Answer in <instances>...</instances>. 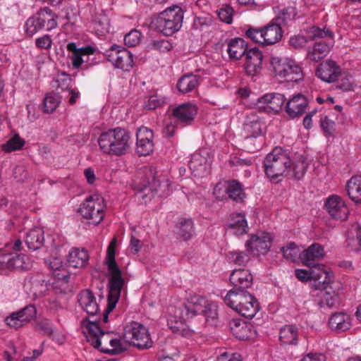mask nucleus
I'll list each match as a JSON object with an SVG mask.
<instances>
[{"label": "nucleus", "mask_w": 361, "mask_h": 361, "mask_svg": "<svg viewBox=\"0 0 361 361\" xmlns=\"http://www.w3.org/2000/svg\"><path fill=\"white\" fill-rule=\"evenodd\" d=\"M61 103L60 97L54 93L47 94L44 99V111L45 113H53Z\"/></svg>", "instance_id": "nucleus-46"}, {"label": "nucleus", "mask_w": 361, "mask_h": 361, "mask_svg": "<svg viewBox=\"0 0 361 361\" xmlns=\"http://www.w3.org/2000/svg\"><path fill=\"white\" fill-rule=\"evenodd\" d=\"M193 233V222L190 219H185L180 223L178 235L182 237L184 240L190 239Z\"/></svg>", "instance_id": "nucleus-47"}, {"label": "nucleus", "mask_w": 361, "mask_h": 361, "mask_svg": "<svg viewBox=\"0 0 361 361\" xmlns=\"http://www.w3.org/2000/svg\"><path fill=\"white\" fill-rule=\"evenodd\" d=\"M199 84L198 77L190 74L183 76L178 82L177 87L182 93H188L194 90Z\"/></svg>", "instance_id": "nucleus-41"}, {"label": "nucleus", "mask_w": 361, "mask_h": 361, "mask_svg": "<svg viewBox=\"0 0 361 361\" xmlns=\"http://www.w3.org/2000/svg\"><path fill=\"white\" fill-rule=\"evenodd\" d=\"M213 195L216 200L222 201L226 197V180H221L214 188Z\"/></svg>", "instance_id": "nucleus-60"}, {"label": "nucleus", "mask_w": 361, "mask_h": 361, "mask_svg": "<svg viewBox=\"0 0 361 361\" xmlns=\"http://www.w3.org/2000/svg\"><path fill=\"white\" fill-rule=\"evenodd\" d=\"M204 314L207 318H217V305L201 295L190 296L183 307L172 310L167 319L169 327L174 333L185 334V322L197 314Z\"/></svg>", "instance_id": "nucleus-2"}, {"label": "nucleus", "mask_w": 361, "mask_h": 361, "mask_svg": "<svg viewBox=\"0 0 361 361\" xmlns=\"http://www.w3.org/2000/svg\"><path fill=\"white\" fill-rule=\"evenodd\" d=\"M264 123L260 121L256 114H251L247 116L245 128L250 133V135L258 137L262 134Z\"/></svg>", "instance_id": "nucleus-40"}, {"label": "nucleus", "mask_w": 361, "mask_h": 361, "mask_svg": "<svg viewBox=\"0 0 361 361\" xmlns=\"http://www.w3.org/2000/svg\"><path fill=\"white\" fill-rule=\"evenodd\" d=\"M28 257L17 252H0V271L7 272L15 269H27Z\"/></svg>", "instance_id": "nucleus-11"}, {"label": "nucleus", "mask_w": 361, "mask_h": 361, "mask_svg": "<svg viewBox=\"0 0 361 361\" xmlns=\"http://www.w3.org/2000/svg\"><path fill=\"white\" fill-rule=\"evenodd\" d=\"M245 35L252 41L256 43L264 44V35L262 28L249 27L246 31Z\"/></svg>", "instance_id": "nucleus-54"}, {"label": "nucleus", "mask_w": 361, "mask_h": 361, "mask_svg": "<svg viewBox=\"0 0 361 361\" xmlns=\"http://www.w3.org/2000/svg\"><path fill=\"white\" fill-rule=\"evenodd\" d=\"M110 340L111 341L109 342L107 348H109L111 350L105 351L104 353L116 355L123 352L127 349L128 345L123 339V337L121 338L118 335L113 332Z\"/></svg>", "instance_id": "nucleus-42"}, {"label": "nucleus", "mask_w": 361, "mask_h": 361, "mask_svg": "<svg viewBox=\"0 0 361 361\" xmlns=\"http://www.w3.org/2000/svg\"><path fill=\"white\" fill-rule=\"evenodd\" d=\"M342 75H343L339 76V78H341V80L336 85L337 88L344 92L353 90V87L351 77L348 76L345 73H342Z\"/></svg>", "instance_id": "nucleus-59"}, {"label": "nucleus", "mask_w": 361, "mask_h": 361, "mask_svg": "<svg viewBox=\"0 0 361 361\" xmlns=\"http://www.w3.org/2000/svg\"><path fill=\"white\" fill-rule=\"evenodd\" d=\"M245 69L250 75H255L260 73L262 68L263 54L257 48L250 49L245 55Z\"/></svg>", "instance_id": "nucleus-18"}, {"label": "nucleus", "mask_w": 361, "mask_h": 361, "mask_svg": "<svg viewBox=\"0 0 361 361\" xmlns=\"http://www.w3.org/2000/svg\"><path fill=\"white\" fill-rule=\"evenodd\" d=\"M227 301L228 306L246 318H252L260 309L257 300L245 290H228Z\"/></svg>", "instance_id": "nucleus-4"}, {"label": "nucleus", "mask_w": 361, "mask_h": 361, "mask_svg": "<svg viewBox=\"0 0 361 361\" xmlns=\"http://www.w3.org/2000/svg\"><path fill=\"white\" fill-rule=\"evenodd\" d=\"M252 326L241 319H233L229 322V329L237 339L245 341L252 336Z\"/></svg>", "instance_id": "nucleus-25"}, {"label": "nucleus", "mask_w": 361, "mask_h": 361, "mask_svg": "<svg viewBox=\"0 0 361 361\" xmlns=\"http://www.w3.org/2000/svg\"><path fill=\"white\" fill-rule=\"evenodd\" d=\"M35 44L39 49H44L49 50L52 46V39L49 35H44L42 37H38L35 39Z\"/></svg>", "instance_id": "nucleus-61"}, {"label": "nucleus", "mask_w": 361, "mask_h": 361, "mask_svg": "<svg viewBox=\"0 0 361 361\" xmlns=\"http://www.w3.org/2000/svg\"><path fill=\"white\" fill-rule=\"evenodd\" d=\"M92 23L97 34L104 36L110 30V20L107 13L104 11L95 13L92 18Z\"/></svg>", "instance_id": "nucleus-33"}, {"label": "nucleus", "mask_w": 361, "mask_h": 361, "mask_svg": "<svg viewBox=\"0 0 361 361\" xmlns=\"http://www.w3.org/2000/svg\"><path fill=\"white\" fill-rule=\"evenodd\" d=\"M136 152L139 156H147L154 150V133L145 127L141 126L136 133Z\"/></svg>", "instance_id": "nucleus-14"}, {"label": "nucleus", "mask_w": 361, "mask_h": 361, "mask_svg": "<svg viewBox=\"0 0 361 361\" xmlns=\"http://www.w3.org/2000/svg\"><path fill=\"white\" fill-rule=\"evenodd\" d=\"M258 102L263 104L267 111L277 114L282 109L286 98L279 93H270L259 98Z\"/></svg>", "instance_id": "nucleus-22"}, {"label": "nucleus", "mask_w": 361, "mask_h": 361, "mask_svg": "<svg viewBox=\"0 0 361 361\" xmlns=\"http://www.w3.org/2000/svg\"><path fill=\"white\" fill-rule=\"evenodd\" d=\"M28 249L36 250L41 248L44 242V231L41 228L35 227L30 229L25 238Z\"/></svg>", "instance_id": "nucleus-30"}, {"label": "nucleus", "mask_w": 361, "mask_h": 361, "mask_svg": "<svg viewBox=\"0 0 361 361\" xmlns=\"http://www.w3.org/2000/svg\"><path fill=\"white\" fill-rule=\"evenodd\" d=\"M183 19L180 7L173 6L159 13L154 20L155 27L164 35L170 36L178 31Z\"/></svg>", "instance_id": "nucleus-7"}, {"label": "nucleus", "mask_w": 361, "mask_h": 361, "mask_svg": "<svg viewBox=\"0 0 361 361\" xmlns=\"http://www.w3.org/2000/svg\"><path fill=\"white\" fill-rule=\"evenodd\" d=\"M266 176L270 180L280 176H288L290 173V159L281 148H275L264 160Z\"/></svg>", "instance_id": "nucleus-6"}, {"label": "nucleus", "mask_w": 361, "mask_h": 361, "mask_svg": "<svg viewBox=\"0 0 361 361\" xmlns=\"http://www.w3.org/2000/svg\"><path fill=\"white\" fill-rule=\"evenodd\" d=\"M264 45H272L279 42L283 36L282 27L273 20L263 28Z\"/></svg>", "instance_id": "nucleus-28"}, {"label": "nucleus", "mask_w": 361, "mask_h": 361, "mask_svg": "<svg viewBox=\"0 0 361 361\" xmlns=\"http://www.w3.org/2000/svg\"><path fill=\"white\" fill-rule=\"evenodd\" d=\"M24 145V141L18 135H15L12 138L3 145L2 148L5 152H12L20 149Z\"/></svg>", "instance_id": "nucleus-49"}, {"label": "nucleus", "mask_w": 361, "mask_h": 361, "mask_svg": "<svg viewBox=\"0 0 361 361\" xmlns=\"http://www.w3.org/2000/svg\"><path fill=\"white\" fill-rule=\"evenodd\" d=\"M227 229L233 235H241L248 231V226L243 213L231 214Z\"/></svg>", "instance_id": "nucleus-27"}, {"label": "nucleus", "mask_w": 361, "mask_h": 361, "mask_svg": "<svg viewBox=\"0 0 361 361\" xmlns=\"http://www.w3.org/2000/svg\"><path fill=\"white\" fill-rule=\"evenodd\" d=\"M166 102V97L158 94H154L149 97V98L145 102L144 107L145 109L152 110L164 105Z\"/></svg>", "instance_id": "nucleus-48"}, {"label": "nucleus", "mask_w": 361, "mask_h": 361, "mask_svg": "<svg viewBox=\"0 0 361 361\" xmlns=\"http://www.w3.org/2000/svg\"><path fill=\"white\" fill-rule=\"evenodd\" d=\"M316 75L322 80L331 83L336 81L343 75L341 67L336 61L328 59L318 65Z\"/></svg>", "instance_id": "nucleus-16"}, {"label": "nucleus", "mask_w": 361, "mask_h": 361, "mask_svg": "<svg viewBox=\"0 0 361 361\" xmlns=\"http://www.w3.org/2000/svg\"><path fill=\"white\" fill-rule=\"evenodd\" d=\"M281 250L283 257L292 262L295 261V258L298 253V249L295 243H289L286 247H282Z\"/></svg>", "instance_id": "nucleus-55"}, {"label": "nucleus", "mask_w": 361, "mask_h": 361, "mask_svg": "<svg viewBox=\"0 0 361 361\" xmlns=\"http://www.w3.org/2000/svg\"><path fill=\"white\" fill-rule=\"evenodd\" d=\"M245 147L249 152H255L261 148V142L257 137L247 135L245 138Z\"/></svg>", "instance_id": "nucleus-56"}, {"label": "nucleus", "mask_w": 361, "mask_h": 361, "mask_svg": "<svg viewBox=\"0 0 361 361\" xmlns=\"http://www.w3.org/2000/svg\"><path fill=\"white\" fill-rule=\"evenodd\" d=\"M212 158L207 150L194 153L189 161L188 166L195 176L202 177L209 171Z\"/></svg>", "instance_id": "nucleus-13"}, {"label": "nucleus", "mask_w": 361, "mask_h": 361, "mask_svg": "<svg viewBox=\"0 0 361 361\" xmlns=\"http://www.w3.org/2000/svg\"><path fill=\"white\" fill-rule=\"evenodd\" d=\"M197 113V107L192 103H184L173 109L177 120L185 125L190 124Z\"/></svg>", "instance_id": "nucleus-23"}, {"label": "nucleus", "mask_w": 361, "mask_h": 361, "mask_svg": "<svg viewBox=\"0 0 361 361\" xmlns=\"http://www.w3.org/2000/svg\"><path fill=\"white\" fill-rule=\"evenodd\" d=\"M228 259L235 264L243 266L249 260V257L245 252L234 251L230 252Z\"/></svg>", "instance_id": "nucleus-53"}, {"label": "nucleus", "mask_w": 361, "mask_h": 361, "mask_svg": "<svg viewBox=\"0 0 361 361\" xmlns=\"http://www.w3.org/2000/svg\"><path fill=\"white\" fill-rule=\"evenodd\" d=\"M324 256L322 246L318 243H313L307 249L300 254V259L302 264L307 267H311Z\"/></svg>", "instance_id": "nucleus-26"}, {"label": "nucleus", "mask_w": 361, "mask_h": 361, "mask_svg": "<svg viewBox=\"0 0 361 361\" xmlns=\"http://www.w3.org/2000/svg\"><path fill=\"white\" fill-rule=\"evenodd\" d=\"M37 16L43 29L51 30L56 27L57 16L49 8L42 9Z\"/></svg>", "instance_id": "nucleus-34"}, {"label": "nucleus", "mask_w": 361, "mask_h": 361, "mask_svg": "<svg viewBox=\"0 0 361 361\" xmlns=\"http://www.w3.org/2000/svg\"><path fill=\"white\" fill-rule=\"evenodd\" d=\"M329 50L330 47L326 42L319 41L314 44L312 51L308 53L307 57L310 61L317 62L324 59Z\"/></svg>", "instance_id": "nucleus-39"}, {"label": "nucleus", "mask_w": 361, "mask_h": 361, "mask_svg": "<svg viewBox=\"0 0 361 361\" xmlns=\"http://www.w3.org/2000/svg\"><path fill=\"white\" fill-rule=\"evenodd\" d=\"M17 313L25 325L35 317L36 308L34 305H28Z\"/></svg>", "instance_id": "nucleus-51"}, {"label": "nucleus", "mask_w": 361, "mask_h": 361, "mask_svg": "<svg viewBox=\"0 0 361 361\" xmlns=\"http://www.w3.org/2000/svg\"><path fill=\"white\" fill-rule=\"evenodd\" d=\"M333 35L332 32L329 29L322 30L319 27H312L309 32L307 39L309 40H317V39H321L326 36L332 38Z\"/></svg>", "instance_id": "nucleus-52"}, {"label": "nucleus", "mask_w": 361, "mask_h": 361, "mask_svg": "<svg viewBox=\"0 0 361 361\" xmlns=\"http://www.w3.org/2000/svg\"><path fill=\"white\" fill-rule=\"evenodd\" d=\"M298 329L293 325H286L281 328L279 334L280 341L287 345L297 344Z\"/></svg>", "instance_id": "nucleus-38"}, {"label": "nucleus", "mask_w": 361, "mask_h": 361, "mask_svg": "<svg viewBox=\"0 0 361 361\" xmlns=\"http://www.w3.org/2000/svg\"><path fill=\"white\" fill-rule=\"evenodd\" d=\"M248 276L247 271L245 269H239L233 271L229 277L231 283L233 285V288L231 290L238 292L240 290H244L245 288H247L250 283Z\"/></svg>", "instance_id": "nucleus-31"}, {"label": "nucleus", "mask_w": 361, "mask_h": 361, "mask_svg": "<svg viewBox=\"0 0 361 361\" xmlns=\"http://www.w3.org/2000/svg\"><path fill=\"white\" fill-rule=\"evenodd\" d=\"M324 208L331 218L336 220H345L349 214L345 202L336 195H332L326 199Z\"/></svg>", "instance_id": "nucleus-15"}, {"label": "nucleus", "mask_w": 361, "mask_h": 361, "mask_svg": "<svg viewBox=\"0 0 361 361\" xmlns=\"http://www.w3.org/2000/svg\"><path fill=\"white\" fill-rule=\"evenodd\" d=\"M140 39L141 33L137 30H131L124 37L125 44L128 47H135L140 43Z\"/></svg>", "instance_id": "nucleus-57"}, {"label": "nucleus", "mask_w": 361, "mask_h": 361, "mask_svg": "<svg viewBox=\"0 0 361 361\" xmlns=\"http://www.w3.org/2000/svg\"><path fill=\"white\" fill-rule=\"evenodd\" d=\"M270 64L275 75L287 82H297L303 78L301 68L291 59L273 56Z\"/></svg>", "instance_id": "nucleus-8"}, {"label": "nucleus", "mask_w": 361, "mask_h": 361, "mask_svg": "<svg viewBox=\"0 0 361 361\" xmlns=\"http://www.w3.org/2000/svg\"><path fill=\"white\" fill-rule=\"evenodd\" d=\"M248 50L247 44L243 38L232 39L228 44L227 53L231 60H239Z\"/></svg>", "instance_id": "nucleus-29"}, {"label": "nucleus", "mask_w": 361, "mask_h": 361, "mask_svg": "<svg viewBox=\"0 0 361 361\" xmlns=\"http://www.w3.org/2000/svg\"><path fill=\"white\" fill-rule=\"evenodd\" d=\"M43 29L38 20L37 16L29 18L25 23V30L29 36H32L39 30Z\"/></svg>", "instance_id": "nucleus-50"}, {"label": "nucleus", "mask_w": 361, "mask_h": 361, "mask_svg": "<svg viewBox=\"0 0 361 361\" xmlns=\"http://www.w3.org/2000/svg\"><path fill=\"white\" fill-rule=\"evenodd\" d=\"M116 247V239L114 238L107 248L106 263L110 274L109 293L107 306L104 310L102 319L97 321L87 318L82 322L87 341L104 353L105 351L110 350L107 347L109 342L111 341L110 338L113 331H102V328H104L102 324L108 322V315L115 308L120 297L121 290L124 285V279L121 276V271L115 260Z\"/></svg>", "instance_id": "nucleus-1"}, {"label": "nucleus", "mask_w": 361, "mask_h": 361, "mask_svg": "<svg viewBox=\"0 0 361 361\" xmlns=\"http://www.w3.org/2000/svg\"><path fill=\"white\" fill-rule=\"evenodd\" d=\"M57 82L59 83V87L62 90H66L68 92L71 89V79L68 75L65 73L62 74L61 76L58 78Z\"/></svg>", "instance_id": "nucleus-64"}, {"label": "nucleus", "mask_w": 361, "mask_h": 361, "mask_svg": "<svg viewBox=\"0 0 361 361\" xmlns=\"http://www.w3.org/2000/svg\"><path fill=\"white\" fill-rule=\"evenodd\" d=\"M5 322L8 326L14 329L24 326L17 312H13L10 316L7 317L5 319Z\"/></svg>", "instance_id": "nucleus-62"}, {"label": "nucleus", "mask_w": 361, "mask_h": 361, "mask_svg": "<svg viewBox=\"0 0 361 361\" xmlns=\"http://www.w3.org/2000/svg\"><path fill=\"white\" fill-rule=\"evenodd\" d=\"M227 195L236 202H243L246 197L242 183L237 180L227 181Z\"/></svg>", "instance_id": "nucleus-36"}, {"label": "nucleus", "mask_w": 361, "mask_h": 361, "mask_svg": "<svg viewBox=\"0 0 361 361\" xmlns=\"http://www.w3.org/2000/svg\"><path fill=\"white\" fill-rule=\"evenodd\" d=\"M271 242V238L269 234L261 233L252 235L245 245L247 250L253 252L254 255H264L269 251Z\"/></svg>", "instance_id": "nucleus-17"}, {"label": "nucleus", "mask_w": 361, "mask_h": 361, "mask_svg": "<svg viewBox=\"0 0 361 361\" xmlns=\"http://www.w3.org/2000/svg\"><path fill=\"white\" fill-rule=\"evenodd\" d=\"M97 142L104 154L120 157L130 151L132 139L130 133L127 130L116 128L102 133Z\"/></svg>", "instance_id": "nucleus-3"}, {"label": "nucleus", "mask_w": 361, "mask_h": 361, "mask_svg": "<svg viewBox=\"0 0 361 361\" xmlns=\"http://www.w3.org/2000/svg\"><path fill=\"white\" fill-rule=\"evenodd\" d=\"M321 126L326 135H333L335 132V123L330 120L328 116L321 118Z\"/></svg>", "instance_id": "nucleus-58"}, {"label": "nucleus", "mask_w": 361, "mask_h": 361, "mask_svg": "<svg viewBox=\"0 0 361 361\" xmlns=\"http://www.w3.org/2000/svg\"><path fill=\"white\" fill-rule=\"evenodd\" d=\"M327 287L321 292L322 299L319 302L321 307L337 308L340 305V297L336 291L327 290Z\"/></svg>", "instance_id": "nucleus-37"}, {"label": "nucleus", "mask_w": 361, "mask_h": 361, "mask_svg": "<svg viewBox=\"0 0 361 361\" xmlns=\"http://www.w3.org/2000/svg\"><path fill=\"white\" fill-rule=\"evenodd\" d=\"M123 339L128 344H132L140 349H149L153 341L148 329L140 323L133 322L128 324L123 332Z\"/></svg>", "instance_id": "nucleus-9"}, {"label": "nucleus", "mask_w": 361, "mask_h": 361, "mask_svg": "<svg viewBox=\"0 0 361 361\" xmlns=\"http://www.w3.org/2000/svg\"><path fill=\"white\" fill-rule=\"evenodd\" d=\"M328 326L336 334L345 332L352 326L351 317L344 312H336L331 314Z\"/></svg>", "instance_id": "nucleus-19"}, {"label": "nucleus", "mask_w": 361, "mask_h": 361, "mask_svg": "<svg viewBox=\"0 0 361 361\" xmlns=\"http://www.w3.org/2000/svg\"><path fill=\"white\" fill-rule=\"evenodd\" d=\"M136 197L141 202L146 204L155 195L160 197H168L172 192L171 180L166 176L153 177L148 185H135Z\"/></svg>", "instance_id": "nucleus-5"}, {"label": "nucleus", "mask_w": 361, "mask_h": 361, "mask_svg": "<svg viewBox=\"0 0 361 361\" xmlns=\"http://www.w3.org/2000/svg\"><path fill=\"white\" fill-rule=\"evenodd\" d=\"M349 197L356 203H361V176H353L346 184Z\"/></svg>", "instance_id": "nucleus-35"}, {"label": "nucleus", "mask_w": 361, "mask_h": 361, "mask_svg": "<svg viewBox=\"0 0 361 361\" xmlns=\"http://www.w3.org/2000/svg\"><path fill=\"white\" fill-rule=\"evenodd\" d=\"M308 104L307 98L301 93H298L287 102L285 110L289 116L296 118L305 113Z\"/></svg>", "instance_id": "nucleus-20"}, {"label": "nucleus", "mask_w": 361, "mask_h": 361, "mask_svg": "<svg viewBox=\"0 0 361 361\" xmlns=\"http://www.w3.org/2000/svg\"><path fill=\"white\" fill-rule=\"evenodd\" d=\"M307 168V164L305 158L300 157L298 160L295 161L293 164H290V173L288 176L300 180L304 176Z\"/></svg>", "instance_id": "nucleus-45"}, {"label": "nucleus", "mask_w": 361, "mask_h": 361, "mask_svg": "<svg viewBox=\"0 0 361 361\" xmlns=\"http://www.w3.org/2000/svg\"><path fill=\"white\" fill-rule=\"evenodd\" d=\"M106 207L103 197L94 194L87 197L81 204L79 212L84 218L90 220L92 224H99L104 217Z\"/></svg>", "instance_id": "nucleus-10"}, {"label": "nucleus", "mask_w": 361, "mask_h": 361, "mask_svg": "<svg viewBox=\"0 0 361 361\" xmlns=\"http://www.w3.org/2000/svg\"><path fill=\"white\" fill-rule=\"evenodd\" d=\"M108 60L117 68L128 71L133 67V56L125 48L114 45L109 51Z\"/></svg>", "instance_id": "nucleus-12"}, {"label": "nucleus", "mask_w": 361, "mask_h": 361, "mask_svg": "<svg viewBox=\"0 0 361 361\" xmlns=\"http://www.w3.org/2000/svg\"><path fill=\"white\" fill-rule=\"evenodd\" d=\"M297 15L295 7L289 6L281 11L279 14L273 20L281 26L288 25V22L293 20Z\"/></svg>", "instance_id": "nucleus-43"}, {"label": "nucleus", "mask_w": 361, "mask_h": 361, "mask_svg": "<svg viewBox=\"0 0 361 361\" xmlns=\"http://www.w3.org/2000/svg\"><path fill=\"white\" fill-rule=\"evenodd\" d=\"M67 50L71 52V59L74 68H78L84 63V56L92 54L95 51V49L92 46H87L80 49H78L74 42L67 44Z\"/></svg>", "instance_id": "nucleus-24"}, {"label": "nucleus", "mask_w": 361, "mask_h": 361, "mask_svg": "<svg viewBox=\"0 0 361 361\" xmlns=\"http://www.w3.org/2000/svg\"><path fill=\"white\" fill-rule=\"evenodd\" d=\"M151 47L160 51H168L171 49L172 46L167 40H154L151 44Z\"/></svg>", "instance_id": "nucleus-63"}, {"label": "nucleus", "mask_w": 361, "mask_h": 361, "mask_svg": "<svg viewBox=\"0 0 361 361\" xmlns=\"http://www.w3.org/2000/svg\"><path fill=\"white\" fill-rule=\"evenodd\" d=\"M89 259L87 252L85 249L72 248L68 255L67 261L73 268L85 267Z\"/></svg>", "instance_id": "nucleus-32"}, {"label": "nucleus", "mask_w": 361, "mask_h": 361, "mask_svg": "<svg viewBox=\"0 0 361 361\" xmlns=\"http://www.w3.org/2000/svg\"><path fill=\"white\" fill-rule=\"evenodd\" d=\"M310 267L311 279L319 281L324 277L323 283H329L330 273L324 268V265L319 263H314Z\"/></svg>", "instance_id": "nucleus-44"}, {"label": "nucleus", "mask_w": 361, "mask_h": 361, "mask_svg": "<svg viewBox=\"0 0 361 361\" xmlns=\"http://www.w3.org/2000/svg\"><path fill=\"white\" fill-rule=\"evenodd\" d=\"M78 301L81 308L90 316H94L98 312L99 302L90 290L81 291L78 295Z\"/></svg>", "instance_id": "nucleus-21"}]
</instances>
